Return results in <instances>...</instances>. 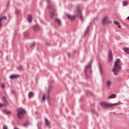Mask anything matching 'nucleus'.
Here are the masks:
<instances>
[{
	"instance_id": "28",
	"label": "nucleus",
	"mask_w": 129,
	"mask_h": 129,
	"mask_svg": "<svg viewBox=\"0 0 129 129\" xmlns=\"http://www.w3.org/2000/svg\"><path fill=\"white\" fill-rule=\"evenodd\" d=\"M86 94L88 95H92V93H91V92H90V91H86Z\"/></svg>"
},
{
	"instance_id": "30",
	"label": "nucleus",
	"mask_w": 129,
	"mask_h": 129,
	"mask_svg": "<svg viewBox=\"0 0 129 129\" xmlns=\"http://www.w3.org/2000/svg\"><path fill=\"white\" fill-rule=\"evenodd\" d=\"M6 105H7L6 104H2V103H0V107H3V106H6Z\"/></svg>"
},
{
	"instance_id": "40",
	"label": "nucleus",
	"mask_w": 129,
	"mask_h": 129,
	"mask_svg": "<svg viewBox=\"0 0 129 129\" xmlns=\"http://www.w3.org/2000/svg\"><path fill=\"white\" fill-rule=\"evenodd\" d=\"M24 126H28V122L25 123L24 124Z\"/></svg>"
},
{
	"instance_id": "21",
	"label": "nucleus",
	"mask_w": 129,
	"mask_h": 129,
	"mask_svg": "<svg viewBox=\"0 0 129 129\" xmlns=\"http://www.w3.org/2000/svg\"><path fill=\"white\" fill-rule=\"evenodd\" d=\"M124 51L125 53H127V54H129V48L124 47Z\"/></svg>"
},
{
	"instance_id": "29",
	"label": "nucleus",
	"mask_w": 129,
	"mask_h": 129,
	"mask_svg": "<svg viewBox=\"0 0 129 129\" xmlns=\"http://www.w3.org/2000/svg\"><path fill=\"white\" fill-rule=\"evenodd\" d=\"M122 6L123 7H125V6H127V2L124 1L123 2Z\"/></svg>"
},
{
	"instance_id": "39",
	"label": "nucleus",
	"mask_w": 129,
	"mask_h": 129,
	"mask_svg": "<svg viewBox=\"0 0 129 129\" xmlns=\"http://www.w3.org/2000/svg\"><path fill=\"white\" fill-rule=\"evenodd\" d=\"M3 129H8V127H7L6 125H4L3 126Z\"/></svg>"
},
{
	"instance_id": "31",
	"label": "nucleus",
	"mask_w": 129,
	"mask_h": 129,
	"mask_svg": "<svg viewBox=\"0 0 129 129\" xmlns=\"http://www.w3.org/2000/svg\"><path fill=\"white\" fill-rule=\"evenodd\" d=\"M3 98L4 99V101L8 104V101H7V99H6V97L4 96Z\"/></svg>"
},
{
	"instance_id": "13",
	"label": "nucleus",
	"mask_w": 129,
	"mask_h": 129,
	"mask_svg": "<svg viewBox=\"0 0 129 129\" xmlns=\"http://www.w3.org/2000/svg\"><path fill=\"white\" fill-rule=\"evenodd\" d=\"M90 28V26H88L86 29V30L84 32V36H86L87 33H88V31H89V28Z\"/></svg>"
},
{
	"instance_id": "26",
	"label": "nucleus",
	"mask_w": 129,
	"mask_h": 129,
	"mask_svg": "<svg viewBox=\"0 0 129 129\" xmlns=\"http://www.w3.org/2000/svg\"><path fill=\"white\" fill-rule=\"evenodd\" d=\"M3 20H5V21L7 20V17L4 16L3 17L1 18L0 19V22H2V21H3Z\"/></svg>"
},
{
	"instance_id": "33",
	"label": "nucleus",
	"mask_w": 129,
	"mask_h": 129,
	"mask_svg": "<svg viewBox=\"0 0 129 129\" xmlns=\"http://www.w3.org/2000/svg\"><path fill=\"white\" fill-rule=\"evenodd\" d=\"M46 99H47V100L50 99V96H49V94L47 95V96H46Z\"/></svg>"
},
{
	"instance_id": "2",
	"label": "nucleus",
	"mask_w": 129,
	"mask_h": 129,
	"mask_svg": "<svg viewBox=\"0 0 129 129\" xmlns=\"http://www.w3.org/2000/svg\"><path fill=\"white\" fill-rule=\"evenodd\" d=\"M17 117L20 119L23 118V116H24V113L26 112L25 109L20 108L17 109Z\"/></svg>"
},
{
	"instance_id": "20",
	"label": "nucleus",
	"mask_w": 129,
	"mask_h": 129,
	"mask_svg": "<svg viewBox=\"0 0 129 129\" xmlns=\"http://www.w3.org/2000/svg\"><path fill=\"white\" fill-rule=\"evenodd\" d=\"M28 21L29 23H31L32 22V15L28 16Z\"/></svg>"
},
{
	"instance_id": "9",
	"label": "nucleus",
	"mask_w": 129,
	"mask_h": 129,
	"mask_svg": "<svg viewBox=\"0 0 129 129\" xmlns=\"http://www.w3.org/2000/svg\"><path fill=\"white\" fill-rule=\"evenodd\" d=\"M106 85L107 88H109V87H110V86L111 85V81H107L106 82Z\"/></svg>"
},
{
	"instance_id": "27",
	"label": "nucleus",
	"mask_w": 129,
	"mask_h": 129,
	"mask_svg": "<svg viewBox=\"0 0 129 129\" xmlns=\"http://www.w3.org/2000/svg\"><path fill=\"white\" fill-rule=\"evenodd\" d=\"M16 14H17V15H20V13H21V11H20L19 10L17 9L15 11Z\"/></svg>"
},
{
	"instance_id": "6",
	"label": "nucleus",
	"mask_w": 129,
	"mask_h": 129,
	"mask_svg": "<svg viewBox=\"0 0 129 129\" xmlns=\"http://www.w3.org/2000/svg\"><path fill=\"white\" fill-rule=\"evenodd\" d=\"M67 17L71 21H73L75 19V16L73 15H67Z\"/></svg>"
},
{
	"instance_id": "25",
	"label": "nucleus",
	"mask_w": 129,
	"mask_h": 129,
	"mask_svg": "<svg viewBox=\"0 0 129 129\" xmlns=\"http://www.w3.org/2000/svg\"><path fill=\"white\" fill-rule=\"evenodd\" d=\"M99 70L100 71V74L101 75H102V70L101 69V67H100V65H99Z\"/></svg>"
},
{
	"instance_id": "45",
	"label": "nucleus",
	"mask_w": 129,
	"mask_h": 129,
	"mask_svg": "<svg viewBox=\"0 0 129 129\" xmlns=\"http://www.w3.org/2000/svg\"><path fill=\"white\" fill-rule=\"evenodd\" d=\"M68 54L69 57H70V54H69V53H68Z\"/></svg>"
},
{
	"instance_id": "11",
	"label": "nucleus",
	"mask_w": 129,
	"mask_h": 129,
	"mask_svg": "<svg viewBox=\"0 0 129 129\" xmlns=\"http://www.w3.org/2000/svg\"><path fill=\"white\" fill-rule=\"evenodd\" d=\"M34 93L33 92H29L28 93V98H32V97H33V96H34Z\"/></svg>"
},
{
	"instance_id": "17",
	"label": "nucleus",
	"mask_w": 129,
	"mask_h": 129,
	"mask_svg": "<svg viewBox=\"0 0 129 129\" xmlns=\"http://www.w3.org/2000/svg\"><path fill=\"white\" fill-rule=\"evenodd\" d=\"M106 20H107V17H104L102 20V23L103 25H105L106 23Z\"/></svg>"
},
{
	"instance_id": "42",
	"label": "nucleus",
	"mask_w": 129,
	"mask_h": 129,
	"mask_svg": "<svg viewBox=\"0 0 129 129\" xmlns=\"http://www.w3.org/2000/svg\"><path fill=\"white\" fill-rule=\"evenodd\" d=\"M116 97V95L115 94H113V98H115Z\"/></svg>"
},
{
	"instance_id": "43",
	"label": "nucleus",
	"mask_w": 129,
	"mask_h": 129,
	"mask_svg": "<svg viewBox=\"0 0 129 129\" xmlns=\"http://www.w3.org/2000/svg\"><path fill=\"white\" fill-rule=\"evenodd\" d=\"M1 22H2V21H0V27H1V28H2V23H1Z\"/></svg>"
},
{
	"instance_id": "5",
	"label": "nucleus",
	"mask_w": 129,
	"mask_h": 129,
	"mask_svg": "<svg viewBox=\"0 0 129 129\" xmlns=\"http://www.w3.org/2000/svg\"><path fill=\"white\" fill-rule=\"evenodd\" d=\"M108 61L109 62H111V61H112V51L111 50L109 51L108 54Z\"/></svg>"
},
{
	"instance_id": "3",
	"label": "nucleus",
	"mask_w": 129,
	"mask_h": 129,
	"mask_svg": "<svg viewBox=\"0 0 129 129\" xmlns=\"http://www.w3.org/2000/svg\"><path fill=\"white\" fill-rule=\"evenodd\" d=\"M75 15L76 16L79 17L82 21L83 20V17L81 14V10H80V7L79 6H77V7Z\"/></svg>"
},
{
	"instance_id": "15",
	"label": "nucleus",
	"mask_w": 129,
	"mask_h": 129,
	"mask_svg": "<svg viewBox=\"0 0 129 129\" xmlns=\"http://www.w3.org/2000/svg\"><path fill=\"white\" fill-rule=\"evenodd\" d=\"M18 76H19L16 75H12L9 77V78H10V79H15L17 78L18 77Z\"/></svg>"
},
{
	"instance_id": "41",
	"label": "nucleus",
	"mask_w": 129,
	"mask_h": 129,
	"mask_svg": "<svg viewBox=\"0 0 129 129\" xmlns=\"http://www.w3.org/2000/svg\"><path fill=\"white\" fill-rule=\"evenodd\" d=\"M49 91H50V87H48V90H47V93H49Z\"/></svg>"
},
{
	"instance_id": "47",
	"label": "nucleus",
	"mask_w": 129,
	"mask_h": 129,
	"mask_svg": "<svg viewBox=\"0 0 129 129\" xmlns=\"http://www.w3.org/2000/svg\"><path fill=\"white\" fill-rule=\"evenodd\" d=\"M127 19L129 20V16L127 17Z\"/></svg>"
},
{
	"instance_id": "7",
	"label": "nucleus",
	"mask_w": 129,
	"mask_h": 129,
	"mask_svg": "<svg viewBox=\"0 0 129 129\" xmlns=\"http://www.w3.org/2000/svg\"><path fill=\"white\" fill-rule=\"evenodd\" d=\"M33 29L34 31H39L40 30V26L39 25L33 26Z\"/></svg>"
},
{
	"instance_id": "10",
	"label": "nucleus",
	"mask_w": 129,
	"mask_h": 129,
	"mask_svg": "<svg viewBox=\"0 0 129 129\" xmlns=\"http://www.w3.org/2000/svg\"><path fill=\"white\" fill-rule=\"evenodd\" d=\"M120 104H121V101H120V100H119L117 102L114 103L113 104V106H118V105H120Z\"/></svg>"
},
{
	"instance_id": "18",
	"label": "nucleus",
	"mask_w": 129,
	"mask_h": 129,
	"mask_svg": "<svg viewBox=\"0 0 129 129\" xmlns=\"http://www.w3.org/2000/svg\"><path fill=\"white\" fill-rule=\"evenodd\" d=\"M45 122L46 126H49L50 125V122L49 121H48V119H47V118H45Z\"/></svg>"
},
{
	"instance_id": "46",
	"label": "nucleus",
	"mask_w": 129,
	"mask_h": 129,
	"mask_svg": "<svg viewBox=\"0 0 129 129\" xmlns=\"http://www.w3.org/2000/svg\"><path fill=\"white\" fill-rule=\"evenodd\" d=\"M46 44L47 45V46L49 45V44H48V43H46Z\"/></svg>"
},
{
	"instance_id": "37",
	"label": "nucleus",
	"mask_w": 129,
	"mask_h": 129,
	"mask_svg": "<svg viewBox=\"0 0 129 129\" xmlns=\"http://www.w3.org/2000/svg\"><path fill=\"white\" fill-rule=\"evenodd\" d=\"M19 70L21 71L23 69V67L22 66H20L19 67V68H18Z\"/></svg>"
},
{
	"instance_id": "1",
	"label": "nucleus",
	"mask_w": 129,
	"mask_h": 129,
	"mask_svg": "<svg viewBox=\"0 0 129 129\" xmlns=\"http://www.w3.org/2000/svg\"><path fill=\"white\" fill-rule=\"evenodd\" d=\"M122 62L120 59H117L114 64V68H113V74L115 76H117L118 74V72L121 71L122 69Z\"/></svg>"
},
{
	"instance_id": "23",
	"label": "nucleus",
	"mask_w": 129,
	"mask_h": 129,
	"mask_svg": "<svg viewBox=\"0 0 129 129\" xmlns=\"http://www.w3.org/2000/svg\"><path fill=\"white\" fill-rule=\"evenodd\" d=\"M55 22L58 23V24L60 26L61 25V21L59 19H55Z\"/></svg>"
},
{
	"instance_id": "8",
	"label": "nucleus",
	"mask_w": 129,
	"mask_h": 129,
	"mask_svg": "<svg viewBox=\"0 0 129 129\" xmlns=\"http://www.w3.org/2000/svg\"><path fill=\"white\" fill-rule=\"evenodd\" d=\"M91 63H88V65H87V66H86V67L85 68V73H86V71H87V69H89V68H91Z\"/></svg>"
},
{
	"instance_id": "16",
	"label": "nucleus",
	"mask_w": 129,
	"mask_h": 129,
	"mask_svg": "<svg viewBox=\"0 0 129 129\" xmlns=\"http://www.w3.org/2000/svg\"><path fill=\"white\" fill-rule=\"evenodd\" d=\"M91 112H92V113H93V114H94V115H96V116H98V113H97V112L95 111V110L92 109Z\"/></svg>"
},
{
	"instance_id": "35",
	"label": "nucleus",
	"mask_w": 129,
	"mask_h": 129,
	"mask_svg": "<svg viewBox=\"0 0 129 129\" xmlns=\"http://www.w3.org/2000/svg\"><path fill=\"white\" fill-rule=\"evenodd\" d=\"M108 98H110V99L113 98V94H112L111 96H108Z\"/></svg>"
},
{
	"instance_id": "12",
	"label": "nucleus",
	"mask_w": 129,
	"mask_h": 129,
	"mask_svg": "<svg viewBox=\"0 0 129 129\" xmlns=\"http://www.w3.org/2000/svg\"><path fill=\"white\" fill-rule=\"evenodd\" d=\"M3 113H4L5 114H6L7 115H8V114H11V111H8L6 109H4L3 110Z\"/></svg>"
},
{
	"instance_id": "36",
	"label": "nucleus",
	"mask_w": 129,
	"mask_h": 129,
	"mask_svg": "<svg viewBox=\"0 0 129 129\" xmlns=\"http://www.w3.org/2000/svg\"><path fill=\"white\" fill-rule=\"evenodd\" d=\"M42 101H45V95H43L42 98Z\"/></svg>"
},
{
	"instance_id": "4",
	"label": "nucleus",
	"mask_w": 129,
	"mask_h": 129,
	"mask_svg": "<svg viewBox=\"0 0 129 129\" xmlns=\"http://www.w3.org/2000/svg\"><path fill=\"white\" fill-rule=\"evenodd\" d=\"M100 104L102 107H112L113 106V104H110L106 102H101Z\"/></svg>"
},
{
	"instance_id": "48",
	"label": "nucleus",
	"mask_w": 129,
	"mask_h": 129,
	"mask_svg": "<svg viewBox=\"0 0 129 129\" xmlns=\"http://www.w3.org/2000/svg\"><path fill=\"white\" fill-rule=\"evenodd\" d=\"M38 127H39V125H37Z\"/></svg>"
},
{
	"instance_id": "19",
	"label": "nucleus",
	"mask_w": 129,
	"mask_h": 129,
	"mask_svg": "<svg viewBox=\"0 0 129 129\" xmlns=\"http://www.w3.org/2000/svg\"><path fill=\"white\" fill-rule=\"evenodd\" d=\"M54 15H55V12H51L50 13L49 18H50V19H53V17H54Z\"/></svg>"
},
{
	"instance_id": "24",
	"label": "nucleus",
	"mask_w": 129,
	"mask_h": 129,
	"mask_svg": "<svg viewBox=\"0 0 129 129\" xmlns=\"http://www.w3.org/2000/svg\"><path fill=\"white\" fill-rule=\"evenodd\" d=\"M50 0H47V3L48 4V5H47V8L48 9H50V8H51V5H50Z\"/></svg>"
},
{
	"instance_id": "44",
	"label": "nucleus",
	"mask_w": 129,
	"mask_h": 129,
	"mask_svg": "<svg viewBox=\"0 0 129 129\" xmlns=\"http://www.w3.org/2000/svg\"><path fill=\"white\" fill-rule=\"evenodd\" d=\"M14 129H19V128L17 127H15Z\"/></svg>"
},
{
	"instance_id": "34",
	"label": "nucleus",
	"mask_w": 129,
	"mask_h": 129,
	"mask_svg": "<svg viewBox=\"0 0 129 129\" xmlns=\"http://www.w3.org/2000/svg\"><path fill=\"white\" fill-rule=\"evenodd\" d=\"M11 91L13 94H16V93H17V92L15 90H12Z\"/></svg>"
},
{
	"instance_id": "32",
	"label": "nucleus",
	"mask_w": 129,
	"mask_h": 129,
	"mask_svg": "<svg viewBox=\"0 0 129 129\" xmlns=\"http://www.w3.org/2000/svg\"><path fill=\"white\" fill-rule=\"evenodd\" d=\"M1 88H2L3 89H5V84H1Z\"/></svg>"
},
{
	"instance_id": "22",
	"label": "nucleus",
	"mask_w": 129,
	"mask_h": 129,
	"mask_svg": "<svg viewBox=\"0 0 129 129\" xmlns=\"http://www.w3.org/2000/svg\"><path fill=\"white\" fill-rule=\"evenodd\" d=\"M23 35L25 37H29L30 34L29 33V32L26 31L24 33Z\"/></svg>"
},
{
	"instance_id": "38",
	"label": "nucleus",
	"mask_w": 129,
	"mask_h": 129,
	"mask_svg": "<svg viewBox=\"0 0 129 129\" xmlns=\"http://www.w3.org/2000/svg\"><path fill=\"white\" fill-rule=\"evenodd\" d=\"M34 46H35V42H33V43L31 44V47H34Z\"/></svg>"
},
{
	"instance_id": "14",
	"label": "nucleus",
	"mask_w": 129,
	"mask_h": 129,
	"mask_svg": "<svg viewBox=\"0 0 129 129\" xmlns=\"http://www.w3.org/2000/svg\"><path fill=\"white\" fill-rule=\"evenodd\" d=\"M114 24H115V25H116V26H117V27H118V28H119V29H120L121 28V26L120 25V24H119V22H117V21H114Z\"/></svg>"
}]
</instances>
